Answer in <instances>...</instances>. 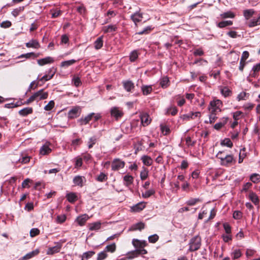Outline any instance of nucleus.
<instances>
[{
    "label": "nucleus",
    "mask_w": 260,
    "mask_h": 260,
    "mask_svg": "<svg viewBox=\"0 0 260 260\" xmlns=\"http://www.w3.org/2000/svg\"><path fill=\"white\" fill-rule=\"evenodd\" d=\"M76 61H77L75 59H71V60H69L64 61L61 63V66L64 67H68L74 64L75 63H76Z\"/></svg>",
    "instance_id": "nucleus-46"
},
{
    "label": "nucleus",
    "mask_w": 260,
    "mask_h": 260,
    "mask_svg": "<svg viewBox=\"0 0 260 260\" xmlns=\"http://www.w3.org/2000/svg\"><path fill=\"white\" fill-rule=\"evenodd\" d=\"M249 200L255 205L259 204V200L256 194L252 191H250L249 194Z\"/></svg>",
    "instance_id": "nucleus-12"
},
{
    "label": "nucleus",
    "mask_w": 260,
    "mask_h": 260,
    "mask_svg": "<svg viewBox=\"0 0 260 260\" xmlns=\"http://www.w3.org/2000/svg\"><path fill=\"white\" fill-rule=\"evenodd\" d=\"M48 92H44L43 89H41L33 94L23 104L28 105L35 101L45 100L48 98Z\"/></svg>",
    "instance_id": "nucleus-1"
},
{
    "label": "nucleus",
    "mask_w": 260,
    "mask_h": 260,
    "mask_svg": "<svg viewBox=\"0 0 260 260\" xmlns=\"http://www.w3.org/2000/svg\"><path fill=\"white\" fill-rule=\"evenodd\" d=\"M111 115L112 117H114L116 120L121 118L123 115V113L121 110L118 107H113L111 109Z\"/></svg>",
    "instance_id": "nucleus-7"
},
{
    "label": "nucleus",
    "mask_w": 260,
    "mask_h": 260,
    "mask_svg": "<svg viewBox=\"0 0 260 260\" xmlns=\"http://www.w3.org/2000/svg\"><path fill=\"white\" fill-rule=\"evenodd\" d=\"M250 180L254 183H256L260 182V175L254 173L252 174L250 177Z\"/></svg>",
    "instance_id": "nucleus-42"
},
{
    "label": "nucleus",
    "mask_w": 260,
    "mask_h": 260,
    "mask_svg": "<svg viewBox=\"0 0 260 260\" xmlns=\"http://www.w3.org/2000/svg\"><path fill=\"white\" fill-rule=\"evenodd\" d=\"M26 47L27 48H34L36 49L40 47L39 42L36 40H31L29 42L25 44Z\"/></svg>",
    "instance_id": "nucleus-16"
},
{
    "label": "nucleus",
    "mask_w": 260,
    "mask_h": 260,
    "mask_svg": "<svg viewBox=\"0 0 260 260\" xmlns=\"http://www.w3.org/2000/svg\"><path fill=\"white\" fill-rule=\"evenodd\" d=\"M116 245L115 243H113L110 245H107L105 248V251L106 252H110V253H113L116 251Z\"/></svg>",
    "instance_id": "nucleus-33"
},
{
    "label": "nucleus",
    "mask_w": 260,
    "mask_h": 260,
    "mask_svg": "<svg viewBox=\"0 0 260 260\" xmlns=\"http://www.w3.org/2000/svg\"><path fill=\"white\" fill-rule=\"evenodd\" d=\"M148 175V171L147 169L143 167V170L140 173V178L141 180H145Z\"/></svg>",
    "instance_id": "nucleus-48"
},
{
    "label": "nucleus",
    "mask_w": 260,
    "mask_h": 260,
    "mask_svg": "<svg viewBox=\"0 0 260 260\" xmlns=\"http://www.w3.org/2000/svg\"><path fill=\"white\" fill-rule=\"evenodd\" d=\"M122 84L124 89L127 92H133L135 88L134 83L131 80H125L122 81Z\"/></svg>",
    "instance_id": "nucleus-9"
},
{
    "label": "nucleus",
    "mask_w": 260,
    "mask_h": 260,
    "mask_svg": "<svg viewBox=\"0 0 260 260\" xmlns=\"http://www.w3.org/2000/svg\"><path fill=\"white\" fill-rule=\"evenodd\" d=\"M24 7H19V8H16L14 9L12 12V14L15 17H16L18 16L20 13L24 11Z\"/></svg>",
    "instance_id": "nucleus-43"
},
{
    "label": "nucleus",
    "mask_w": 260,
    "mask_h": 260,
    "mask_svg": "<svg viewBox=\"0 0 260 260\" xmlns=\"http://www.w3.org/2000/svg\"><path fill=\"white\" fill-rule=\"evenodd\" d=\"M141 122L145 125H148L150 123L149 116L147 113H143L141 116Z\"/></svg>",
    "instance_id": "nucleus-23"
},
{
    "label": "nucleus",
    "mask_w": 260,
    "mask_h": 260,
    "mask_svg": "<svg viewBox=\"0 0 260 260\" xmlns=\"http://www.w3.org/2000/svg\"><path fill=\"white\" fill-rule=\"evenodd\" d=\"M178 112V109L176 107L173 106L168 109L167 113L171 114L172 116H175Z\"/></svg>",
    "instance_id": "nucleus-51"
},
{
    "label": "nucleus",
    "mask_w": 260,
    "mask_h": 260,
    "mask_svg": "<svg viewBox=\"0 0 260 260\" xmlns=\"http://www.w3.org/2000/svg\"><path fill=\"white\" fill-rule=\"evenodd\" d=\"M94 254L95 252L93 251H89L84 252L82 255L81 260H87L88 259L91 258Z\"/></svg>",
    "instance_id": "nucleus-36"
},
{
    "label": "nucleus",
    "mask_w": 260,
    "mask_h": 260,
    "mask_svg": "<svg viewBox=\"0 0 260 260\" xmlns=\"http://www.w3.org/2000/svg\"><path fill=\"white\" fill-rule=\"evenodd\" d=\"M145 206L143 203H139L131 208L132 210L135 212H139L142 211Z\"/></svg>",
    "instance_id": "nucleus-20"
},
{
    "label": "nucleus",
    "mask_w": 260,
    "mask_h": 260,
    "mask_svg": "<svg viewBox=\"0 0 260 260\" xmlns=\"http://www.w3.org/2000/svg\"><path fill=\"white\" fill-rule=\"evenodd\" d=\"M232 24L233 21L231 20L222 21L218 23L217 26L219 28H223L227 26L232 25Z\"/></svg>",
    "instance_id": "nucleus-40"
},
{
    "label": "nucleus",
    "mask_w": 260,
    "mask_h": 260,
    "mask_svg": "<svg viewBox=\"0 0 260 260\" xmlns=\"http://www.w3.org/2000/svg\"><path fill=\"white\" fill-rule=\"evenodd\" d=\"M221 17L222 18H233L235 17V15L234 13L231 11H228L226 12H224L220 15Z\"/></svg>",
    "instance_id": "nucleus-49"
},
{
    "label": "nucleus",
    "mask_w": 260,
    "mask_h": 260,
    "mask_svg": "<svg viewBox=\"0 0 260 260\" xmlns=\"http://www.w3.org/2000/svg\"><path fill=\"white\" fill-rule=\"evenodd\" d=\"M39 56V54H36L34 52L27 53L26 54L21 55L19 58L25 57L26 58H29L30 57L37 58Z\"/></svg>",
    "instance_id": "nucleus-41"
},
{
    "label": "nucleus",
    "mask_w": 260,
    "mask_h": 260,
    "mask_svg": "<svg viewBox=\"0 0 260 260\" xmlns=\"http://www.w3.org/2000/svg\"><path fill=\"white\" fill-rule=\"evenodd\" d=\"M221 93L224 97H228L232 95V91L227 87H224L220 90Z\"/></svg>",
    "instance_id": "nucleus-34"
},
{
    "label": "nucleus",
    "mask_w": 260,
    "mask_h": 260,
    "mask_svg": "<svg viewBox=\"0 0 260 260\" xmlns=\"http://www.w3.org/2000/svg\"><path fill=\"white\" fill-rule=\"evenodd\" d=\"M22 104L21 102H20V103L18 102L16 104L9 103V104H5L4 107H5V108L10 109V108L17 107L18 106L21 105Z\"/></svg>",
    "instance_id": "nucleus-56"
},
{
    "label": "nucleus",
    "mask_w": 260,
    "mask_h": 260,
    "mask_svg": "<svg viewBox=\"0 0 260 260\" xmlns=\"http://www.w3.org/2000/svg\"><path fill=\"white\" fill-rule=\"evenodd\" d=\"M160 86L163 88H166L169 85V80L168 77H164L160 80Z\"/></svg>",
    "instance_id": "nucleus-35"
},
{
    "label": "nucleus",
    "mask_w": 260,
    "mask_h": 260,
    "mask_svg": "<svg viewBox=\"0 0 260 260\" xmlns=\"http://www.w3.org/2000/svg\"><path fill=\"white\" fill-rule=\"evenodd\" d=\"M232 255L234 259H237L242 255L241 250L240 249H236L232 252Z\"/></svg>",
    "instance_id": "nucleus-52"
},
{
    "label": "nucleus",
    "mask_w": 260,
    "mask_h": 260,
    "mask_svg": "<svg viewBox=\"0 0 260 260\" xmlns=\"http://www.w3.org/2000/svg\"><path fill=\"white\" fill-rule=\"evenodd\" d=\"M55 103L53 101H50L47 105H46L44 107V109L46 111H50L54 107Z\"/></svg>",
    "instance_id": "nucleus-55"
},
{
    "label": "nucleus",
    "mask_w": 260,
    "mask_h": 260,
    "mask_svg": "<svg viewBox=\"0 0 260 260\" xmlns=\"http://www.w3.org/2000/svg\"><path fill=\"white\" fill-rule=\"evenodd\" d=\"M154 193H155L154 190L153 189H150V190H147L146 191H145V193H143L142 194V196L144 198H148L150 197L151 196L154 194Z\"/></svg>",
    "instance_id": "nucleus-58"
},
{
    "label": "nucleus",
    "mask_w": 260,
    "mask_h": 260,
    "mask_svg": "<svg viewBox=\"0 0 260 260\" xmlns=\"http://www.w3.org/2000/svg\"><path fill=\"white\" fill-rule=\"evenodd\" d=\"M39 253V250L38 249H36L31 252L27 253L24 256L22 257L21 258V260H28L37 255Z\"/></svg>",
    "instance_id": "nucleus-15"
},
{
    "label": "nucleus",
    "mask_w": 260,
    "mask_h": 260,
    "mask_svg": "<svg viewBox=\"0 0 260 260\" xmlns=\"http://www.w3.org/2000/svg\"><path fill=\"white\" fill-rule=\"evenodd\" d=\"M133 245L137 249H140L146 246L147 244L145 241H140L138 239H133L132 241Z\"/></svg>",
    "instance_id": "nucleus-11"
},
{
    "label": "nucleus",
    "mask_w": 260,
    "mask_h": 260,
    "mask_svg": "<svg viewBox=\"0 0 260 260\" xmlns=\"http://www.w3.org/2000/svg\"><path fill=\"white\" fill-rule=\"evenodd\" d=\"M221 145L226 146L229 148H232L233 146V143L231 140L229 138L224 139L221 142Z\"/></svg>",
    "instance_id": "nucleus-45"
},
{
    "label": "nucleus",
    "mask_w": 260,
    "mask_h": 260,
    "mask_svg": "<svg viewBox=\"0 0 260 260\" xmlns=\"http://www.w3.org/2000/svg\"><path fill=\"white\" fill-rule=\"evenodd\" d=\"M222 151H219L216 156L220 159L221 165L222 166L228 167L231 165L234 160L233 156L232 155H226L224 156H220V154H222Z\"/></svg>",
    "instance_id": "nucleus-3"
},
{
    "label": "nucleus",
    "mask_w": 260,
    "mask_h": 260,
    "mask_svg": "<svg viewBox=\"0 0 260 260\" xmlns=\"http://www.w3.org/2000/svg\"><path fill=\"white\" fill-rule=\"evenodd\" d=\"M117 29L116 25H109L108 26H104L103 30L104 33H109L115 31Z\"/></svg>",
    "instance_id": "nucleus-24"
},
{
    "label": "nucleus",
    "mask_w": 260,
    "mask_h": 260,
    "mask_svg": "<svg viewBox=\"0 0 260 260\" xmlns=\"http://www.w3.org/2000/svg\"><path fill=\"white\" fill-rule=\"evenodd\" d=\"M260 71V63H257L256 64L254 65L252 69V71L253 72L251 74V76L253 77H255L258 72Z\"/></svg>",
    "instance_id": "nucleus-39"
},
{
    "label": "nucleus",
    "mask_w": 260,
    "mask_h": 260,
    "mask_svg": "<svg viewBox=\"0 0 260 260\" xmlns=\"http://www.w3.org/2000/svg\"><path fill=\"white\" fill-rule=\"evenodd\" d=\"M108 257L106 252L104 250L98 253L96 260H104Z\"/></svg>",
    "instance_id": "nucleus-53"
},
{
    "label": "nucleus",
    "mask_w": 260,
    "mask_h": 260,
    "mask_svg": "<svg viewBox=\"0 0 260 260\" xmlns=\"http://www.w3.org/2000/svg\"><path fill=\"white\" fill-rule=\"evenodd\" d=\"M158 236L157 235L155 234L149 236L148 237V240L150 243H155L158 241Z\"/></svg>",
    "instance_id": "nucleus-59"
},
{
    "label": "nucleus",
    "mask_w": 260,
    "mask_h": 260,
    "mask_svg": "<svg viewBox=\"0 0 260 260\" xmlns=\"http://www.w3.org/2000/svg\"><path fill=\"white\" fill-rule=\"evenodd\" d=\"M72 81L74 82V85L76 87H79L81 85V81L79 77L74 76L72 79Z\"/></svg>",
    "instance_id": "nucleus-57"
},
{
    "label": "nucleus",
    "mask_w": 260,
    "mask_h": 260,
    "mask_svg": "<svg viewBox=\"0 0 260 260\" xmlns=\"http://www.w3.org/2000/svg\"><path fill=\"white\" fill-rule=\"evenodd\" d=\"M33 110L31 107H26L19 111L18 113L21 116H26L28 114H31Z\"/></svg>",
    "instance_id": "nucleus-18"
},
{
    "label": "nucleus",
    "mask_w": 260,
    "mask_h": 260,
    "mask_svg": "<svg viewBox=\"0 0 260 260\" xmlns=\"http://www.w3.org/2000/svg\"><path fill=\"white\" fill-rule=\"evenodd\" d=\"M243 115V112L240 111H236L234 113H233V117L235 120L237 121L238 120L240 116Z\"/></svg>",
    "instance_id": "nucleus-62"
},
{
    "label": "nucleus",
    "mask_w": 260,
    "mask_h": 260,
    "mask_svg": "<svg viewBox=\"0 0 260 260\" xmlns=\"http://www.w3.org/2000/svg\"><path fill=\"white\" fill-rule=\"evenodd\" d=\"M66 198L71 203H73L78 200V197L74 192H70L67 194Z\"/></svg>",
    "instance_id": "nucleus-22"
},
{
    "label": "nucleus",
    "mask_w": 260,
    "mask_h": 260,
    "mask_svg": "<svg viewBox=\"0 0 260 260\" xmlns=\"http://www.w3.org/2000/svg\"><path fill=\"white\" fill-rule=\"evenodd\" d=\"M131 18L137 26V23L142 20V15L139 13H136L132 15Z\"/></svg>",
    "instance_id": "nucleus-25"
},
{
    "label": "nucleus",
    "mask_w": 260,
    "mask_h": 260,
    "mask_svg": "<svg viewBox=\"0 0 260 260\" xmlns=\"http://www.w3.org/2000/svg\"><path fill=\"white\" fill-rule=\"evenodd\" d=\"M193 54L195 56H202L204 54V52L201 48L196 49L194 50Z\"/></svg>",
    "instance_id": "nucleus-63"
},
{
    "label": "nucleus",
    "mask_w": 260,
    "mask_h": 260,
    "mask_svg": "<svg viewBox=\"0 0 260 260\" xmlns=\"http://www.w3.org/2000/svg\"><path fill=\"white\" fill-rule=\"evenodd\" d=\"M222 106V102L219 100L211 101L208 107L210 113L218 114L221 112V107Z\"/></svg>",
    "instance_id": "nucleus-2"
},
{
    "label": "nucleus",
    "mask_w": 260,
    "mask_h": 260,
    "mask_svg": "<svg viewBox=\"0 0 260 260\" xmlns=\"http://www.w3.org/2000/svg\"><path fill=\"white\" fill-rule=\"evenodd\" d=\"M37 61H38V63L40 66H42L46 64L51 63L53 62L54 60H53V58H52L51 57L48 56V57H45V58H44L42 59H38Z\"/></svg>",
    "instance_id": "nucleus-14"
},
{
    "label": "nucleus",
    "mask_w": 260,
    "mask_h": 260,
    "mask_svg": "<svg viewBox=\"0 0 260 260\" xmlns=\"http://www.w3.org/2000/svg\"><path fill=\"white\" fill-rule=\"evenodd\" d=\"M123 180L125 182V185L126 186H129L132 184L134 181V178L131 175H125L123 177Z\"/></svg>",
    "instance_id": "nucleus-38"
},
{
    "label": "nucleus",
    "mask_w": 260,
    "mask_h": 260,
    "mask_svg": "<svg viewBox=\"0 0 260 260\" xmlns=\"http://www.w3.org/2000/svg\"><path fill=\"white\" fill-rule=\"evenodd\" d=\"M138 57V53L137 50H134L131 52L129 55V59L131 61L134 62Z\"/></svg>",
    "instance_id": "nucleus-50"
},
{
    "label": "nucleus",
    "mask_w": 260,
    "mask_h": 260,
    "mask_svg": "<svg viewBox=\"0 0 260 260\" xmlns=\"http://www.w3.org/2000/svg\"><path fill=\"white\" fill-rule=\"evenodd\" d=\"M94 48L96 50L101 49L103 46V37H100L97 38L94 43Z\"/></svg>",
    "instance_id": "nucleus-26"
},
{
    "label": "nucleus",
    "mask_w": 260,
    "mask_h": 260,
    "mask_svg": "<svg viewBox=\"0 0 260 260\" xmlns=\"http://www.w3.org/2000/svg\"><path fill=\"white\" fill-rule=\"evenodd\" d=\"M260 24V16L256 19H252L249 22L248 26L252 27Z\"/></svg>",
    "instance_id": "nucleus-44"
},
{
    "label": "nucleus",
    "mask_w": 260,
    "mask_h": 260,
    "mask_svg": "<svg viewBox=\"0 0 260 260\" xmlns=\"http://www.w3.org/2000/svg\"><path fill=\"white\" fill-rule=\"evenodd\" d=\"M67 217L65 215H60L57 216L56 221L57 223H62L66 220Z\"/></svg>",
    "instance_id": "nucleus-61"
},
{
    "label": "nucleus",
    "mask_w": 260,
    "mask_h": 260,
    "mask_svg": "<svg viewBox=\"0 0 260 260\" xmlns=\"http://www.w3.org/2000/svg\"><path fill=\"white\" fill-rule=\"evenodd\" d=\"M141 160H142L144 165L147 166H150L152 165L153 160L151 158L147 155H143L141 157Z\"/></svg>",
    "instance_id": "nucleus-21"
},
{
    "label": "nucleus",
    "mask_w": 260,
    "mask_h": 260,
    "mask_svg": "<svg viewBox=\"0 0 260 260\" xmlns=\"http://www.w3.org/2000/svg\"><path fill=\"white\" fill-rule=\"evenodd\" d=\"M124 166L125 162L118 158L114 159L111 162V169L114 171L123 168Z\"/></svg>",
    "instance_id": "nucleus-5"
},
{
    "label": "nucleus",
    "mask_w": 260,
    "mask_h": 260,
    "mask_svg": "<svg viewBox=\"0 0 260 260\" xmlns=\"http://www.w3.org/2000/svg\"><path fill=\"white\" fill-rule=\"evenodd\" d=\"M99 138L96 136H93L89 138L88 142V147L89 149L92 148L93 145L96 143Z\"/></svg>",
    "instance_id": "nucleus-32"
},
{
    "label": "nucleus",
    "mask_w": 260,
    "mask_h": 260,
    "mask_svg": "<svg viewBox=\"0 0 260 260\" xmlns=\"http://www.w3.org/2000/svg\"><path fill=\"white\" fill-rule=\"evenodd\" d=\"M202 202V200L199 198H190L186 202V204L188 206H194L198 203Z\"/></svg>",
    "instance_id": "nucleus-29"
},
{
    "label": "nucleus",
    "mask_w": 260,
    "mask_h": 260,
    "mask_svg": "<svg viewBox=\"0 0 260 260\" xmlns=\"http://www.w3.org/2000/svg\"><path fill=\"white\" fill-rule=\"evenodd\" d=\"M253 9H247L243 11V15L246 19H250L254 14Z\"/></svg>",
    "instance_id": "nucleus-28"
},
{
    "label": "nucleus",
    "mask_w": 260,
    "mask_h": 260,
    "mask_svg": "<svg viewBox=\"0 0 260 260\" xmlns=\"http://www.w3.org/2000/svg\"><path fill=\"white\" fill-rule=\"evenodd\" d=\"M81 112V109L80 107H74L69 111L68 117L70 119L77 118L80 115Z\"/></svg>",
    "instance_id": "nucleus-6"
},
{
    "label": "nucleus",
    "mask_w": 260,
    "mask_h": 260,
    "mask_svg": "<svg viewBox=\"0 0 260 260\" xmlns=\"http://www.w3.org/2000/svg\"><path fill=\"white\" fill-rule=\"evenodd\" d=\"M61 248V244L57 243L56 245L53 247H49L47 251V254L52 255L55 253L59 252Z\"/></svg>",
    "instance_id": "nucleus-10"
},
{
    "label": "nucleus",
    "mask_w": 260,
    "mask_h": 260,
    "mask_svg": "<svg viewBox=\"0 0 260 260\" xmlns=\"http://www.w3.org/2000/svg\"><path fill=\"white\" fill-rule=\"evenodd\" d=\"M94 116V113H90L84 118H82L79 120L81 125H85L87 124Z\"/></svg>",
    "instance_id": "nucleus-17"
},
{
    "label": "nucleus",
    "mask_w": 260,
    "mask_h": 260,
    "mask_svg": "<svg viewBox=\"0 0 260 260\" xmlns=\"http://www.w3.org/2000/svg\"><path fill=\"white\" fill-rule=\"evenodd\" d=\"M141 90L144 95H147L152 91V87L151 85H144L141 86Z\"/></svg>",
    "instance_id": "nucleus-19"
},
{
    "label": "nucleus",
    "mask_w": 260,
    "mask_h": 260,
    "mask_svg": "<svg viewBox=\"0 0 260 260\" xmlns=\"http://www.w3.org/2000/svg\"><path fill=\"white\" fill-rule=\"evenodd\" d=\"M83 162H82V158L78 156L76 158V161L75 164V168H79V167H81L82 166Z\"/></svg>",
    "instance_id": "nucleus-54"
},
{
    "label": "nucleus",
    "mask_w": 260,
    "mask_h": 260,
    "mask_svg": "<svg viewBox=\"0 0 260 260\" xmlns=\"http://www.w3.org/2000/svg\"><path fill=\"white\" fill-rule=\"evenodd\" d=\"M51 152V149L47 145H43L40 150V153L42 155H47Z\"/></svg>",
    "instance_id": "nucleus-30"
},
{
    "label": "nucleus",
    "mask_w": 260,
    "mask_h": 260,
    "mask_svg": "<svg viewBox=\"0 0 260 260\" xmlns=\"http://www.w3.org/2000/svg\"><path fill=\"white\" fill-rule=\"evenodd\" d=\"M101 223L100 222H96L91 223L88 224L89 230L90 231H96L101 229Z\"/></svg>",
    "instance_id": "nucleus-27"
},
{
    "label": "nucleus",
    "mask_w": 260,
    "mask_h": 260,
    "mask_svg": "<svg viewBox=\"0 0 260 260\" xmlns=\"http://www.w3.org/2000/svg\"><path fill=\"white\" fill-rule=\"evenodd\" d=\"M40 234V230L37 228H33L30 231V236L31 237H34Z\"/></svg>",
    "instance_id": "nucleus-60"
},
{
    "label": "nucleus",
    "mask_w": 260,
    "mask_h": 260,
    "mask_svg": "<svg viewBox=\"0 0 260 260\" xmlns=\"http://www.w3.org/2000/svg\"><path fill=\"white\" fill-rule=\"evenodd\" d=\"M86 178L84 176H76L73 178V183L75 185L79 186L80 187H82L84 185V183L86 182Z\"/></svg>",
    "instance_id": "nucleus-8"
},
{
    "label": "nucleus",
    "mask_w": 260,
    "mask_h": 260,
    "mask_svg": "<svg viewBox=\"0 0 260 260\" xmlns=\"http://www.w3.org/2000/svg\"><path fill=\"white\" fill-rule=\"evenodd\" d=\"M117 12L115 11L112 10L111 9L109 10L107 13L106 14V15L108 16L109 18L106 19L105 23H109L110 21L111 18L115 16Z\"/></svg>",
    "instance_id": "nucleus-31"
},
{
    "label": "nucleus",
    "mask_w": 260,
    "mask_h": 260,
    "mask_svg": "<svg viewBox=\"0 0 260 260\" xmlns=\"http://www.w3.org/2000/svg\"><path fill=\"white\" fill-rule=\"evenodd\" d=\"M223 228L225 230V233L229 235L231 233V226L228 223H224L223 224Z\"/></svg>",
    "instance_id": "nucleus-64"
},
{
    "label": "nucleus",
    "mask_w": 260,
    "mask_h": 260,
    "mask_svg": "<svg viewBox=\"0 0 260 260\" xmlns=\"http://www.w3.org/2000/svg\"><path fill=\"white\" fill-rule=\"evenodd\" d=\"M201 245V238L200 237L197 236L192 238L189 242V249L190 251H194L200 249Z\"/></svg>",
    "instance_id": "nucleus-4"
},
{
    "label": "nucleus",
    "mask_w": 260,
    "mask_h": 260,
    "mask_svg": "<svg viewBox=\"0 0 260 260\" xmlns=\"http://www.w3.org/2000/svg\"><path fill=\"white\" fill-rule=\"evenodd\" d=\"M107 179V175L103 172H101L96 178V181L101 182L106 181Z\"/></svg>",
    "instance_id": "nucleus-37"
},
{
    "label": "nucleus",
    "mask_w": 260,
    "mask_h": 260,
    "mask_svg": "<svg viewBox=\"0 0 260 260\" xmlns=\"http://www.w3.org/2000/svg\"><path fill=\"white\" fill-rule=\"evenodd\" d=\"M88 218V216L85 214L78 216L76 219V221L80 226H83L85 224Z\"/></svg>",
    "instance_id": "nucleus-13"
},
{
    "label": "nucleus",
    "mask_w": 260,
    "mask_h": 260,
    "mask_svg": "<svg viewBox=\"0 0 260 260\" xmlns=\"http://www.w3.org/2000/svg\"><path fill=\"white\" fill-rule=\"evenodd\" d=\"M153 28L151 27L150 26H147L146 28H145L142 31L138 32L136 33V34L142 35H147L149 34L151 30H152Z\"/></svg>",
    "instance_id": "nucleus-47"
}]
</instances>
